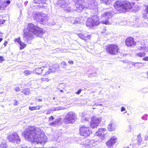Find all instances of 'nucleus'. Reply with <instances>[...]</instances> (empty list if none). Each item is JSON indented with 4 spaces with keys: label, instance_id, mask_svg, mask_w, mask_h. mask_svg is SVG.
<instances>
[{
    "label": "nucleus",
    "instance_id": "nucleus-1",
    "mask_svg": "<svg viewBox=\"0 0 148 148\" xmlns=\"http://www.w3.org/2000/svg\"><path fill=\"white\" fill-rule=\"evenodd\" d=\"M23 133L25 138L35 143L44 145L46 142V137L44 132L39 128L29 126Z\"/></svg>",
    "mask_w": 148,
    "mask_h": 148
},
{
    "label": "nucleus",
    "instance_id": "nucleus-2",
    "mask_svg": "<svg viewBox=\"0 0 148 148\" xmlns=\"http://www.w3.org/2000/svg\"><path fill=\"white\" fill-rule=\"evenodd\" d=\"M27 27L28 31H24L23 38L25 41L29 42L30 40L34 38V36L32 33L38 37L41 36L43 34L42 28L32 23L28 24Z\"/></svg>",
    "mask_w": 148,
    "mask_h": 148
},
{
    "label": "nucleus",
    "instance_id": "nucleus-3",
    "mask_svg": "<svg viewBox=\"0 0 148 148\" xmlns=\"http://www.w3.org/2000/svg\"><path fill=\"white\" fill-rule=\"evenodd\" d=\"M84 0H73L76 3L75 6L77 9L81 11L84 8L94 9L97 8V3L95 0H88L84 2Z\"/></svg>",
    "mask_w": 148,
    "mask_h": 148
},
{
    "label": "nucleus",
    "instance_id": "nucleus-4",
    "mask_svg": "<svg viewBox=\"0 0 148 148\" xmlns=\"http://www.w3.org/2000/svg\"><path fill=\"white\" fill-rule=\"evenodd\" d=\"M114 8L120 12H129L132 8V5L130 3L127 1H117L114 4Z\"/></svg>",
    "mask_w": 148,
    "mask_h": 148
},
{
    "label": "nucleus",
    "instance_id": "nucleus-5",
    "mask_svg": "<svg viewBox=\"0 0 148 148\" xmlns=\"http://www.w3.org/2000/svg\"><path fill=\"white\" fill-rule=\"evenodd\" d=\"M77 119L76 114L72 112H69L66 115L63 121L66 124L73 123Z\"/></svg>",
    "mask_w": 148,
    "mask_h": 148
},
{
    "label": "nucleus",
    "instance_id": "nucleus-6",
    "mask_svg": "<svg viewBox=\"0 0 148 148\" xmlns=\"http://www.w3.org/2000/svg\"><path fill=\"white\" fill-rule=\"evenodd\" d=\"M99 18L97 15H94L88 18L86 23V26L89 28H92L94 25H97L99 24Z\"/></svg>",
    "mask_w": 148,
    "mask_h": 148
},
{
    "label": "nucleus",
    "instance_id": "nucleus-7",
    "mask_svg": "<svg viewBox=\"0 0 148 148\" xmlns=\"http://www.w3.org/2000/svg\"><path fill=\"white\" fill-rule=\"evenodd\" d=\"M50 67L46 66H43L42 67V75L45 76L48 75L50 73L54 72L56 70H58V65H56L55 66H53L51 69L50 68Z\"/></svg>",
    "mask_w": 148,
    "mask_h": 148
},
{
    "label": "nucleus",
    "instance_id": "nucleus-8",
    "mask_svg": "<svg viewBox=\"0 0 148 148\" xmlns=\"http://www.w3.org/2000/svg\"><path fill=\"white\" fill-rule=\"evenodd\" d=\"M9 141L13 143L20 144L21 140L18 134L16 132H13L8 136Z\"/></svg>",
    "mask_w": 148,
    "mask_h": 148
},
{
    "label": "nucleus",
    "instance_id": "nucleus-9",
    "mask_svg": "<svg viewBox=\"0 0 148 148\" xmlns=\"http://www.w3.org/2000/svg\"><path fill=\"white\" fill-rule=\"evenodd\" d=\"M107 52L111 55H115L118 52V47L116 45H108L106 46Z\"/></svg>",
    "mask_w": 148,
    "mask_h": 148
},
{
    "label": "nucleus",
    "instance_id": "nucleus-10",
    "mask_svg": "<svg viewBox=\"0 0 148 148\" xmlns=\"http://www.w3.org/2000/svg\"><path fill=\"white\" fill-rule=\"evenodd\" d=\"M92 133L90 128L86 127L85 125L79 128V134L81 136L86 137Z\"/></svg>",
    "mask_w": 148,
    "mask_h": 148
},
{
    "label": "nucleus",
    "instance_id": "nucleus-11",
    "mask_svg": "<svg viewBox=\"0 0 148 148\" xmlns=\"http://www.w3.org/2000/svg\"><path fill=\"white\" fill-rule=\"evenodd\" d=\"M73 0H59L56 3V6L58 7H61L63 8L67 7Z\"/></svg>",
    "mask_w": 148,
    "mask_h": 148
},
{
    "label": "nucleus",
    "instance_id": "nucleus-12",
    "mask_svg": "<svg viewBox=\"0 0 148 148\" xmlns=\"http://www.w3.org/2000/svg\"><path fill=\"white\" fill-rule=\"evenodd\" d=\"M101 121V117H94L91 118L90 123V126L92 129L96 128Z\"/></svg>",
    "mask_w": 148,
    "mask_h": 148
},
{
    "label": "nucleus",
    "instance_id": "nucleus-13",
    "mask_svg": "<svg viewBox=\"0 0 148 148\" xmlns=\"http://www.w3.org/2000/svg\"><path fill=\"white\" fill-rule=\"evenodd\" d=\"M112 11L110 12H107L104 13L102 15V18H104L106 19L105 21H101L102 23L105 24L106 25H109L111 24V23L109 21V19L111 18L112 16Z\"/></svg>",
    "mask_w": 148,
    "mask_h": 148
},
{
    "label": "nucleus",
    "instance_id": "nucleus-14",
    "mask_svg": "<svg viewBox=\"0 0 148 148\" xmlns=\"http://www.w3.org/2000/svg\"><path fill=\"white\" fill-rule=\"evenodd\" d=\"M36 18L38 19H37L38 21H40L42 24L45 23L47 21V15L42 12L39 13L37 14Z\"/></svg>",
    "mask_w": 148,
    "mask_h": 148
},
{
    "label": "nucleus",
    "instance_id": "nucleus-15",
    "mask_svg": "<svg viewBox=\"0 0 148 148\" xmlns=\"http://www.w3.org/2000/svg\"><path fill=\"white\" fill-rule=\"evenodd\" d=\"M96 135L101 137V139L105 138L106 135L107 134L106 130L105 128H99L96 133Z\"/></svg>",
    "mask_w": 148,
    "mask_h": 148
},
{
    "label": "nucleus",
    "instance_id": "nucleus-16",
    "mask_svg": "<svg viewBox=\"0 0 148 148\" xmlns=\"http://www.w3.org/2000/svg\"><path fill=\"white\" fill-rule=\"evenodd\" d=\"M61 124V119L60 118H58L56 119L54 121L49 123V125L50 126L54 127L58 126Z\"/></svg>",
    "mask_w": 148,
    "mask_h": 148
},
{
    "label": "nucleus",
    "instance_id": "nucleus-17",
    "mask_svg": "<svg viewBox=\"0 0 148 148\" xmlns=\"http://www.w3.org/2000/svg\"><path fill=\"white\" fill-rule=\"evenodd\" d=\"M126 45L128 47H130L135 45L133 38L132 37L127 38L125 40Z\"/></svg>",
    "mask_w": 148,
    "mask_h": 148
},
{
    "label": "nucleus",
    "instance_id": "nucleus-18",
    "mask_svg": "<svg viewBox=\"0 0 148 148\" xmlns=\"http://www.w3.org/2000/svg\"><path fill=\"white\" fill-rule=\"evenodd\" d=\"M20 38V37L18 38H15V42H17L19 44L20 46V49H22L26 47V45L21 40Z\"/></svg>",
    "mask_w": 148,
    "mask_h": 148
},
{
    "label": "nucleus",
    "instance_id": "nucleus-19",
    "mask_svg": "<svg viewBox=\"0 0 148 148\" xmlns=\"http://www.w3.org/2000/svg\"><path fill=\"white\" fill-rule=\"evenodd\" d=\"M116 138L115 136L112 137L106 143L108 147L112 145L116 142Z\"/></svg>",
    "mask_w": 148,
    "mask_h": 148
},
{
    "label": "nucleus",
    "instance_id": "nucleus-20",
    "mask_svg": "<svg viewBox=\"0 0 148 148\" xmlns=\"http://www.w3.org/2000/svg\"><path fill=\"white\" fill-rule=\"evenodd\" d=\"M69 19L71 20H72L74 21L73 22H72V21L71 22V23L73 24H80L81 23L80 20L79 18H76L75 20H74V18L72 17H70Z\"/></svg>",
    "mask_w": 148,
    "mask_h": 148
},
{
    "label": "nucleus",
    "instance_id": "nucleus-21",
    "mask_svg": "<svg viewBox=\"0 0 148 148\" xmlns=\"http://www.w3.org/2000/svg\"><path fill=\"white\" fill-rule=\"evenodd\" d=\"M108 128L110 131H112L116 129V126L112 122H111L108 125Z\"/></svg>",
    "mask_w": 148,
    "mask_h": 148
},
{
    "label": "nucleus",
    "instance_id": "nucleus-22",
    "mask_svg": "<svg viewBox=\"0 0 148 148\" xmlns=\"http://www.w3.org/2000/svg\"><path fill=\"white\" fill-rule=\"evenodd\" d=\"M130 64L134 66L136 68L138 69L142 66L143 65V63L141 62H132Z\"/></svg>",
    "mask_w": 148,
    "mask_h": 148
},
{
    "label": "nucleus",
    "instance_id": "nucleus-23",
    "mask_svg": "<svg viewBox=\"0 0 148 148\" xmlns=\"http://www.w3.org/2000/svg\"><path fill=\"white\" fill-rule=\"evenodd\" d=\"M5 4V0H0V10H5L7 7Z\"/></svg>",
    "mask_w": 148,
    "mask_h": 148
},
{
    "label": "nucleus",
    "instance_id": "nucleus-24",
    "mask_svg": "<svg viewBox=\"0 0 148 148\" xmlns=\"http://www.w3.org/2000/svg\"><path fill=\"white\" fill-rule=\"evenodd\" d=\"M33 72L34 73H36L38 75H42V70L41 67H37L36 68L34 71H33Z\"/></svg>",
    "mask_w": 148,
    "mask_h": 148
},
{
    "label": "nucleus",
    "instance_id": "nucleus-25",
    "mask_svg": "<svg viewBox=\"0 0 148 148\" xmlns=\"http://www.w3.org/2000/svg\"><path fill=\"white\" fill-rule=\"evenodd\" d=\"M145 45H143L140 46L138 47V49L143 51H144L146 52H147L148 51V48L145 47Z\"/></svg>",
    "mask_w": 148,
    "mask_h": 148
},
{
    "label": "nucleus",
    "instance_id": "nucleus-26",
    "mask_svg": "<svg viewBox=\"0 0 148 148\" xmlns=\"http://www.w3.org/2000/svg\"><path fill=\"white\" fill-rule=\"evenodd\" d=\"M90 145H85L84 146H83V147H84L85 146H86V147H85V148H88L89 147V146H90V147H91V146H95V143L93 140H92L90 141Z\"/></svg>",
    "mask_w": 148,
    "mask_h": 148
},
{
    "label": "nucleus",
    "instance_id": "nucleus-27",
    "mask_svg": "<svg viewBox=\"0 0 148 148\" xmlns=\"http://www.w3.org/2000/svg\"><path fill=\"white\" fill-rule=\"evenodd\" d=\"M101 3H103L105 4H109L111 2L112 0H100Z\"/></svg>",
    "mask_w": 148,
    "mask_h": 148
},
{
    "label": "nucleus",
    "instance_id": "nucleus-28",
    "mask_svg": "<svg viewBox=\"0 0 148 148\" xmlns=\"http://www.w3.org/2000/svg\"><path fill=\"white\" fill-rule=\"evenodd\" d=\"M146 55V53L145 52L143 51V52L137 53L136 55H137L138 57H144Z\"/></svg>",
    "mask_w": 148,
    "mask_h": 148
},
{
    "label": "nucleus",
    "instance_id": "nucleus-29",
    "mask_svg": "<svg viewBox=\"0 0 148 148\" xmlns=\"http://www.w3.org/2000/svg\"><path fill=\"white\" fill-rule=\"evenodd\" d=\"M33 73V71H30L28 70H25L24 72V75L27 76L31 74H32Z\"/></svg>",
    "mask_w": 148,
    "mask_h": 148
},
{
    "label": "nucleus",
    "instance_id": "nucleus-30",
    "mask_svg": "<svg viewBox=\"0 0 148 148\" xmlns=\"http://www.w3.org/2000/svg\"><path fill=\"white\" fill-rule=\"evenodd\" d=\"M45 0H34V3L36 4H39L40 3H44L45 2Z\"/></svg>",
    "mask_w": 148,
    "mask_h": 148
},
{
    "label": "nucleus",
    "instance_id": "nucleus-31",
    "mask_svg": "<svg viewBox=\"0 0 148 148\" xmlns=\"http://www.w3.org/2000/svg\"><path fill=\"white\" fill-rule=\"evenodd\" d=\"M82 119H84V120H86V121L88 120V115H85V114L84 112H83L82 113Z\"/></svg>",
    "mask_w": 148,
    "mask_h": 148
},
{
    "label": "nucleus",
    "instance_id": "nucleus-32",
    "mask_svg": "<svg viewBox=\"0 0 148 148\" xmlns=\"http://www.w3.org/2000/svg\"><path fill=\"white\" fill-rule=\"evenodd\" d=\"M61 65L62 68H65L67 65V64L65 62H62L61 63Z\"/></svg>",
    "mask_w": 148,
    "mask_h": 148
},
{
    "label": "nucleus",
    "instance_id": "nucleus-33",
    "mask_svg": "<svg viewBox=\"0 0 148 148\" xmlns=\"http://www.w3.org/2000/svg\"><path fill=\"white\" fill-rule=\"evenodd\" d=\"M62 108L61 107H56L55 108H53L52 109V111H55L56 110H62Z\"/></svg>",
    "mask_w": 148,
    "mask_h": 148
},
{
    "label": "nucleus",
    "instance_id": "nucleus-34",
    "mask_svg": "<svg viewBox=\"0 0 148 148\" xmlns=\"http://www.w3.org/2000/svg\"><path fill=\"white\" fill-rule=\"evenodd\" d=\"M97 75V73L96 72L92 73H91L89 74L88 75V77H94L96 76Z\"/></svg>",
    "mask_w": 148,
    "mask_h": 148
},
{
    "label": "nucleus",
    "instance_id": "nucleus-35",
    "mask_svg": "<svg viewBox=\"0 0 148 148\" xmlns=\"http://www.w3.org/2000/svg\"><path fill=\"white\" fill-rule=\"evenodd\" d=\"M22 92H23L25 95H29V90L27 89H26V90H23Z\"/></svg>",
    "mask_w": 148,
    "mask_h": 148
},
{
    "label": "nucleus",
    "instance_id": "nucleus-36",
    "mask_svg": "<svg viewBox=\"0 0 148 148\" xmlns=\"http://www.w3.org/2000/svg\"><path fill=\"white\" fill-rule=\"evenodd\" d=\"M147 114H145L142 117V118L143 120H147Z\"/></svg>",
    "mask_w": 148,
    "mask_h": 148
},
{
    "label": "nucleus",
    "instance_id": "nucleus-37",
    "mask_svg": "<svg viewBox=\"0 0 148 148\" xmlns=\"http://www.w3.org/2000/svg\"><path fill=\"white\" fill-rule=\"evenodd\" d=\"M66 11L68 12H72L73 11V10L71 9L70 7L68 8L66 10Z\"/></svg>",
    "mask_w": 148,
    "mask_h": 148
},
{
    "label": "nucleus",
    "instance_id": "nucleus-38",
    "mask_svg": "<svg viewBox=\"0 0 148 148\" xmlns=\"http://www.w3.org/2000/svg\"><path fill=\"white\" fill-rule=\"evenodd\" d=\"M11 1L10 0H5V5H7V7L10 4Z\"/></svg>",
    "mask_w": 148,
    "mask_h": 148
},
{
    "label": "nucleus",
    "instance_id": "nucleus-39",
    "mask_svg": "<svg viewBox=\"0 0 148 148\" xmlns=\"http://www.w3.org/2000/svg\"><path fill=\"white\" fill-rule=\"evenodd\" d=\"M78 35L80 38L82 39L84 38V36L81 34H78Z\"/></svg>",
    "mask_w": 148,
    "mask_h": 148
},
{
    "label": "nucleus",
    "instance_id": "nucleus-40",
    "mask_svg": "<svg viewBox=\"0 0 148 148\" xmlns=\"http://www.w3.org/2000/svg\"><path fill=\"white\" fill-rule=\"evenodd\" d=\"M54 118L53 117V116H50L49 118V121H48L49 122H50L51 121H53V120H54Z\"/></svg>",
    "mask_w": 148,
    "mask_h": 148
},
{
    "label": "nucleus",
    "instance_id": "nucleus-41",
    "mask_svg": "<svg viewBox=\"0 0 148 148\" xmlns=\"http://www.w3.org/2000/svg\"><path fill=\"white\" fill-rule=\"evenodd\" d=\"M29 109L32 111L33 110H35L36 108H35V106H34V107L29 106Z\"/></svg>",
    "mask_w": 148,
    "mask_h": 148
},
{
    "label": "nucleus",
    "instance_id": "nucleus-42",
    "mask_svg": "<svg viewBox=\"0 0 148 148\" xmlns=\"http://www.w3.org/2000/svg\"><path fill=\"white\" fill-rule=\"evenodd\" d=\"M14 106H16L18 104L19 102L18 101H16V100H14Z\"/></svg>",
    "mask_w": 148,
    "mask_h": 148
},
{
    "label": "nucleus",
    "instance_id": "nucleus-43",
    "mask_svg": "<svg viewBox=\"0 0 148 148\" xmlns=\"http://www.w3.org/2000/svg\"><path fill=\"white\" fill-rule=\"evenodd\" d=\"M138 140L139 143H140L142 141V140L140 138V136H138Z\"/></svg>",
    "mask_w": 148,
    "mask_h": 148
},
{
    "label": "nucleus",
    "instance_id": "nucleus-44",
    "mask_svg": "<svg viewBox=\"0 0 148 148\" xmlns=\"http://www.w3.org/2000/svg\"><path fill=\"white\" fill-rule=\"evenodd\" d=\"M5 22V20L3 19H1L0 18V25L1 24H3Z\"/></svg>",
    "mask_w": 148,
    "mask_h": 148
},
{
    "label": "nucleus",
    "instance_id": "nucleus-45",
    "mask_svg": "<svg viewBox=\"0 0 148 148\" xmlns=\"http://www.w3.org/2000/svg\"><path fill=\"white\" fill-rule=\"evenodd\" d=\"M82 91V90L81 89H79L77 91L76 93L77 95H79L81 93V92Z\"/></svg>",
    "mask_w": 148,
    "mask_h": 148
},
{
    "label": "nucleus",
    "instance_id": "nucleus-46",
    "mask_svg": "<svg viewBox=\"0 0 148 148\" xmlns=\"http://www.w3.org/2000/svg\"><path fill=\"white\" fill-rule=\"evenodd\" d=\"M0 148H6V145H0Z\"/></svg>",
    "mask_w": 148,
    "mask_h": 148
},
{
    "label": "nucleus",
    "instance_id": "nucleus-47",
    "mask_svg": "<svg viewBox=\"0 0 148 148\" xmlns=\"http://www.w3.org/2000/svg\"><path fill=\"white\" fill-rule=\"evenodd\" d=\"M14 90L16 92H18L20 90V89L19 87H16L14 88Z\"/></svg>",
    "mask_w": 148,
    "mask_h": 148
},
{
    "label": "nucleus",
    "instance_id": "nucleus-48",
    "mask_svg": "<svg viewBox=\"0 0 148 148\" xmlns=\"http://www.w3.org/2000/svg\"><path fill=\"white\" fill-rule=\"evenodd\" d=\"M142 60L145 61H148V57L147 56L143 58Z\"/></svg>",
    "mask_w": 148,
    "mask_h": 148
},
{
    "label": "nucleus",
    "instance_id": "nucleus-49",
    "mask_svg": "<svg viewBox=\"0 0 148 148\" xmlns=\"http://www.w3.org/2000/svg\"><path fill=\"white\" fill-rule=\"evenodd\" d=\"M125 108L124 107H122L121 108V112H123L125 111Z\"/></svg>",
    "mask_w": 148,
    "mask_h": 148
},
{
    "label": "nucleus",
    "instance_id": "nucleus-50",
    "mask_svg": "<svg viewBox=\"0 0 148 148\" xmlns=\"http://www.w3.org/2000/svg\"><path fill=\"white\" fill-rule=\"evenodd\" d=\"M41 107V106H35L36 110H39L40 109V107Z\"/></svg>",
    "mask_w": 148,
    "mask_h": 148
},
{
    "label": "nucleus",
    "instance_id": "nucleus-51",
    "mask_svg": "<svg viewBox=\"0 0 148 148\" xmlns=\"http://www.w3.org/2000/svg\"><path fill=\"white\" fill-rule=\"evenodd\" d=\"M68 63L71 64H73V61L72 60H69V61Z\"/></svg>",
    "mask_w": 148,
    "mask_h": 148
},
{
    "label": "nucleus",
    "instance_id": "nucleus-52",
    "mask_svg": "<svg viewBox=\"0 0 148 148\" xmlns=\"http://www.w3.org/2000/svg\"><path fill=\"white\" fill-rule=\"evenodd\" d=\"M42 80L44 81H46V82H48L49 81V79L46 78H43Z\"/></svg>",
    "mask_w": 148,
    "mask_h": 148
},
{
    "label": "nucleus",
    "instance_id": "nucleus-53",
    "mask_svg": "<svg viewBox=\"0 0 148 148\" xmlns=\"http://www.w3.org/2000/svg\"><path fill=\"white\" fill-rule=\"evenodd\" d=\"M3 57L2 56H0V62H2L3 60Z\"/></svg>",
    "mask_w": 148,
    "mask_h": 148
},
{
    "label": "nucleus",
    "instance_id": "nucleus-54",
    "mask_svg": "<svg viewBox=\"0 0 148 148\" xmlns=\"http://www.w3.org/2000/svg\"><path fill=\"white\" fill-rule=\"evenodd\" d=\"M90 35H88L86 36V37H87V38H88V40H89L90 39Z\"/></svg>",
    "mask_w": 148,
    "mask_h": 148
},
{
    "label": "nucleus",
    "instance_id": "nucleus-55",
    "mask_svg": "<svg viewBox=\"0 0 148 148\" xmlns=\"http://www.w3.org/2000/svg\"><path fill=\"white\" fill-rule=\"evenodd\" d=\"M145 9L147 13H148V5L146 7Z\"/></svg>",
    "mask_w": 148,
    "mask_h": 148
},
{
    "label": "nucleus",
    "instance_id": "nucleus-56",
    "mask_svg": "<svg viewBox=\"0 0 148 148\" xmlns=\"http://www.w3.org/2000/svg\"><path fill=\"white\" fill-rule=\"evenodd\" d=\"M83 40H84L85 41H87V40H88V39L87 38V37L86 36H84V38H83Z\"/></svg>",
    "mask_w": 148,
    "mask_h": 148
},
{
    "label": "nucleus",
    "instance_id": "nucleus-57",
    "mask_svg": "<svg viewBox=\"0 0 148 148\" xmlns=\"http://www.w3.org/2000/svg\"><path fill=\"white\" fill-rule=\"evenodd\" d=\"M95 105L97 106H98V105L99 106H102V104H97V103H95Z\"/></svg>",
    "mask_w": 148,
    "mask_h": 148
},
{
    "label": "nucleus",
    "instance_id": "nucleus-58",
    "mask_svg": "<svg viewBox=\"0 0 148 148\" xmlns=\"http://www.w3.org/2000/svg\"><path fill=\"white\" fill-rule=\"evenodd\" d=\"M20 148H30L29 147H27V146H25L22 147H20Z\"/></svg>",
    "mask_w": 148,
    "mask_h": 148
},
{
    "label": "nucleus",
    "instance_id": "nucleus-59",
    "mask_svg": "<svg viewBox=\"0 0 148 148\" xmlns=\"http://www.w3.org/2000/svg\"><path fill=\"white\" fill-rule=\"evenodd\" d=\"M128 127H129V128H130V130L128 132H131V126L130 125H129Z\"/></svg>",
    "mask_w": 148,
    "mask_h": 148
},
{
    "label": "nucleus",
    "instance_id": "nucleus-60",
    "mask_svg": "<svg viewBox=\"0 0 148 148\" xmlns=\"http://www.w3.org/2000/svg\"><path fill=\"white\" fill-rule=\"evenodd\" d=\"M7 44V41L5 42L4 44V46H5Z\"/></svg>",
    "mask_w": 148,
    "mask_h": 148
},
{
    "label": "nucleus",
    "instance_id": "nucleus-61",
    "mask_svg": "<svg viewBox=\"0 0 148 148\" xmlns=\"http://www.w3.org/2000/svg\"><path fill=\"white\" fill-rule=\"evenodd\" d=\"M148 139V136L145 138V140H147Z\"/></svg>",
    "mask_w": 148,
    "mask_h": 148
},
{
    "label": "nucleus",
    "instance_id": "nucleus-62",
    "mask_svg": "<svg viewBox=\"0 0 148 148\" xmlns=\"http://www.w3.org/2000/svg\"><path fill=\"white\" fill-rule=\"evenodd\" d=\"M42 99H38V102H41V101H42Z\"/></svg>",
    "mask_w": 148,
    "mask_h": 148
},
{
    "label": "nucleus",
    "instance_id": "nucleus-63",
    "mask_svg": "<svg viewBox=\"0 0 148 148\" xmlns=\"http://www.w3.org/2000/svg\"><path fill=\"white\" fill-rule=\"evenodd\" d=\"M3 38H0V42L2 40Z\"/></svg>",
    "mask_w": 148,
    "mask_h": 148
},
{
    "label": "nucleus",
    "instance_id": "nucleus-64",
    "mask_svg": "<svg viewBox=\"0 0 148 148\" xmlns=\"http://www.w3.org/2000/svg\"><path fill=\"white\" fill-rule=\"evenodd\" d=\"M130 148L129 147H126V148Z\"/></svg>",
    "mask_w": 148,
    "mask_h": 148
}]
</instances>
